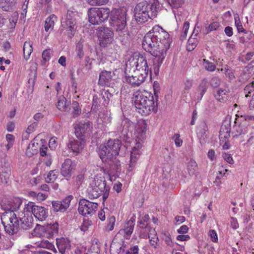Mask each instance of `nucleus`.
Instances as JSON below:
<instances>
[{"label":"nucleus","instance_id":"f704fd0d","mask_svg":"<svg viewBox=\"0 0 254 254\" xmlns=\"http://www.w3.org/2000/svg\"><path fill=\"white\" fill-rule=\"evenodd\" d=\"M57 18L54 14L50 15L45 20V30L48 32L49 30H52L54 28L55 21H57Z\"/></svg>","mask_w":254,"mask_h":254},{"label":"nucleus","instance_id":"864d4df0","mask_svg":"<svg viewBox=\"0 0 254 254\" xmlns=\"http://www.w3.org/2000/svg\"><path fill=\"white\" fill-rule=\"evenodd\" d=\"M235 24L237 28V30L239 33L242 32L246 33V31L243 28L242 23L240 20L239 16H235Z\"/></svg>","mask_w":254,"mask_h":254},{"label":"nucleus","instance_id":"7c9ffc66","mask_svg":"<svg viewBox=\"0 0 254 254\" xmlns=\"http://www.w3.org/2000/svg\"><path fill=\"white\" fill-rule=\"evenodd\" d=\"M11 174L9 167L4 165L0 169V178L3 183H7Z\"/></svg>","mask_w":254,"mask_h":254},{"label":"nucleus","instance_id":"72a5a7b5","mask_svg":"<svg viewBox=\"0 0 254 254\" xmlns=\"http://www.w3.org/2000/svg\"><path fill=\"white\" fill-rule=\"evenodd\" d=\"M57 106L59 110L63 112L68 111L69 109V105L67 104V100L63 96L59 98Z\"/></svg>","mask_w":254,"mask_h":254},{"label":"nucleus","instance_id":"20e7f679","mask_svg":"<svg viewBox=\"0 0 254 254\" xmlns=\"http://www.w3.org/2000/svg\"><path fill=\"white\" fill-rule=\"evenodd\" d=\"M91 184L92 186L88 190L89 197L96 198L102 195L103 200H106L109 194L110 188L106 186L104 177L102 174H97Z\"/></svg>","mask_w":254,"mask_h":254},{"label":"nucleus","instance_id":"4d7b16f0","mask_svg":"<svg viewBox=\"0 0 254 254\" xmlns=\"http://www.w3.org/2000/svg\"><path fill=\"white\" fill-rule=\"evenodd\" d=\"M220 27L219 22L214 21L211 23L209 26L206 28L205 31L207 34L209 33L212 31L216 30Z\"/></svg>","mask_w":254,"mask_h":254},{"label":"nucleus","instance_id":"c9c22d12","mask_svg":"<svg viewBox=\"0 0 254 254\" xmlns=\"http://www.w3.org/2000/svg\"><path fill=\"white\" fill-rule=\"evenodd\" d=\"M75 53L76 57L75 59L76 60H81L84 56V53L83 51V42L80 40L76 45L75 47Z\"/></svg>","mask_w":254,"mask_h":254},{"label":"nucleus","instance_id":"7ed1b4c3","mask_svg":"<svg viewBox=\"0 0 254 254\" xmlns=\"http://www.w3.org/2000/svg\"><path fill=\"white\" fill-rule=\"evenodd\" d=\"M157 4L154 2L151 4L146 2H141L137 4L134 9V15L136 21L140 23H144L149 19L156 17Z\"/></svg>","mask_w":254,"mask_h":254},{"label":"nucleus","instance_id":"6e6552de","mask_svg":"<svg viewBox=\"0 0 254 254\" xmlns=\"http://www.w3.org/2000/svg\"><path fill=\"white\" fill-rule=\"evenodd\" d=\"M110 12V9L107 7L90 8L88 10V21L93 25H99L108 19Z\"/></svg>","mask_w":254,"mask_h":254},{"label":"nucleus","instance_id":"c03bdc74","mask_svg":"<svg viewBox=\"0 0 254 254\" xmlns=\"http://www.w3.org/2000/svg\"><path fill=\"white\" fill-rule=\"evenodd\" d=\"M46 231H48L50 235H54L58 232L59 224L58 223L50 224L45 227Z\"/></svg>","mask_w":254,"mask_h":254},{"label":"nucleus","instance_id":"b1692460","mask_svg":"<svg viewBox=\"0 0 254 254\" xmlns=\"http://www.w3.org/2000/svg\"><path fill=\"white\" fill-rule=\"evenodd\" d=\"M113 75L111 71L103 70L100 73L98 83L102 86L109 87L112 81Z\"/></svg>","mask_w":254,"mask_h":254},{"label":"nucleus","instance_id":"c756f323","mask_svg":"<svg viewBox=\"0 0 254 254\" xmlns=\"http://www.w3.org/2000/svg\"><path fill=\"white\" fill-rule=\"evenodd\" d=\"M120 238V237H119V235H117V234L114 237L110 246V252L111 254L114 252L116 253L117 254H119L120 253L122 246V243L124 242L122 241L121 243H119L118 242V239Z\"/></svg>","mask_w":254,"mask_h":254},{"label":"nucleus","instance_id":"49530a36","mask_svg":"<svg viewBox=\"0 0 254 254\" xmlns=\"http://www.w3.org/2000/svg\"><path fill=\"white\" fill-rule=\"evenodd\" d=\"M116 222V218L114 216H110L107 219V224L106 226V230L107 231H111L114 228Z\"/></svg>","mask_w":254,"mask_h":254},{"label":"nucleus","instance_id":"9b49d317","mask_svg":"<svg viewBox=\"0 0 254 254\" xmlns=\"http://www.w3.org/2000/svg\"><path fill=\"white\" fill-rule=\"evenodd\" d=\"M126 72L125 82L130 84L133 87H138L145 80L147 77L145 72L141 71L142 73L137 71L128 70V73Z\"/></svg>","mask_w":254,"mask_h":254},{"label":"nucleus","instance_id":"de8ad7c7","mask_svg":"<svg viewBox=\"0 0 254 254\" xmlns=\"http://www.w3.org/2000/svg\"><path fill=\"white\" fill-rule=\"evenodd\" d=\"M203 65L205 69L208 71H213L216 68V65L214 63L206 59L203 60Z\"/></svg>","mask_w":254,"mask_h":254},{"label":"nucleus","instance_id":"603ef678","mask_svg":"<svg viewBox=\"0 0 254 254\" xmlns=\"http://www.w3.org/2000/svg\"><path fill=\"white\" fill-rule=\"evenodd\" d=\"M168 3L173 8H178L184 4L185 0H167Z\"/></svg>","mask_w":254,"mask_h":254},{"label":"nucleus","instance_id":"dca6fc26","mask_svg":"<svg viewBox=\"0 0 254 254\" xmlns=\"http://www.w3.org/2000/svg\"><path fill=\"white\" fill-rule=\"evenodd\" d=\"M99 38L100 45L107 47L113 41L114 33L108 28H103L99 33Z\"/></svg>","mask_w":254,"mask_h":254},{"label":"nucleus","instance_id":"c85d7f7f","mask_svg":"<svg viewBox=\"0 0 254 254\" xmlns=\"http://www.w3.org/2000/svg\"><path fill=\"white\" fill-rule=\"evenodd\" d=\"M38 139L37 137H35L29 143L26 150V154L29 157H32L37 152V149L39 147Z\"/></svg>","mask_w":254,"mask_h":254},{"label":"nucleus","instance_id":"412c9836","mask_svg":"<svg viewBox=\"0 0 254 254\" xmlns=\"http://www.w3.org/2000/svg\"><path fill=\"white\" fill-rule=\"evenodd\" d=\"M76 164L75 162L72 161L70 159H66L62 164L61 168V174L64 177L69 178L71 172L75 168Z\"/></svg>","mask_w":254,"mask_h":254},{"label":"nucleus","instance_id":"1a4fd4ad","mask_svg":"<svg viewBox=\"0 0 254 254\" xmlns=\"http://www.w3.org/2000/svg\"><path fill=\"white\" fill-rule=\"evenodd\" d=\"M24 212L32 213L36 218L39 221L45 220L48 216V210L44 207L36 205L34 202L29 201L25 204Z\"/></svg>","mask_w":254,"mask_h":254},{"label":"nucleus","instance_id":"0eeeda50","mask_svg":"<svg viewBox=\"0 0 254 254\" xmlns=\"http://www.w3.org/2000/svg\"><path fill=\"white\" fill-rule=\"evenodd\" d=\"M132 71H137L142 73L141 71L145 72L146 76H148L149 68L146 58L143 55L135 54L131 57L127 63L126 71L129 69Z\"/></svg>","mask_w":254,"mask_h":254},{"label":"nucleus","instance_id":"052dcab7","mask_svg":"<svg viewBox=\"0 0 254 254\" xmlns=\"http://www.w3.org/2000/svg\"><path fill=\"white\" fill-rule=\"evenodd\" d=\"M73 111L72 112V116L76 117L81 113V109L79 108V106L78 102L75 101L73 102Z\"/></svg>","mask_w":254,"mask_h":254},{"label":"nucleus","instance_id":"f03ea898","mask_svg":"<svg viewBox=\"0 0 254 254\" xmlns=\"http://www.w3.org/2000/svg\"><path fill=\"white\" fill-rule=\"evenodd\" d=\"M134 104L138 112L147 116L158 111V99L146 90L138 91L134 95Z\"/></svg>","mask_w":254,"mask_h":254},{"label":"nucleus","instance_id":"6ab92c4d","mask_svg":"<svg viewBox=\"0 0 254 254\" xmlns=\"http://www.w3.org/2000/svg\"><path fill=\"white\" fill-rule=\"evenodd\" d=\"M73 198L71 195L65 197L62 201L52 202V206L54 210L56 212H64L69 206L70 202Z\"/></svg>","mask_w":254,"mask_h":254},{"label":"nucleus","instance_id":"4468645a","mask_svg":"<svg viewBox=\"0 0 254 254\" xmlns=\"http://www.w3.org/2000/svg\"><path fill=\"white\" fill-rule=\"evenodd\" d=\"M147 125L144 120H140L137 121L133 133V139L135 141L144 142L146 138V132Z\"/></svg>","mask_w":254,"mask_h":254},{"label":"nucleus","instance_id":"aec40b11","mask_svg":"<svg viewBox=\"0 0 254 254\" xmlns=\"http://www.w3.org/2000/svg\"><path fill=\"white\" fill-rule=\"evenodd\" d=\"M92 129V124L89 121L79 123L75 127V134L77 138H80L86 133H89Z\"/></svg>","mask_w":254,"mask_h":254},{"label":"nucleus","instance_id":"3c124183","mask_svg":"<svg viewBox=\"0 0 254 254\" xmlns=\"http://www.w3.org/2000/svg\"><path fill=\"white\" fill-rule=\"evenodd\" d=\"M184 90L183 91V95L184 96H186L189 93L190 90L191 89L192 86V82L191 80L187 79L184 81Z\"/></svg>","mask_w":254,"mask_h":254},{"label":"nucleus","instance_id":"f257e3e1","mask_svg":"<svg viewBox=\"0 0 254 254\" xmlns=\"http://www.w3.org/2000/svg\"><path fill=\"white\" fill-rule=\"evenodd\" d=\"M170 45L168 33L157 25L145 34L142 42L143 48L155 57L158 66L162 64Z\"/></svg>","mask_w":254,"mask_h":254},{"label":"nucleus","instance_id":"6e6d98bb","mask_svg":"<svg viewBox=\"0 0 254 254\" xmlns=\"http://www.w3.org/2000/svg\"><path fill=\"white\" fill-rule=\"evenodd\" d=\"M197 45V40L195 39L190 38L188 41L187 49L189 51L193 50Z\"/></svg>","mask_w":254,"mask_h":254},{"label":"nucleus","instance_id":"13d9d810","mask_svg":"<svg viewBox=\"0 0 254 254\" xmlns=\"http://www.w3.org/2000/svg\"><path fill=\"white\" fill-rule=\"evenodd\" d=\"M228 170L226 168L225 166H221L218 168L217 175L216 176V179L220 180L227 172Z\"/></svg>","mask_w":254,"mask_h":254},{"label":"nucleus","instance_id":"bf43d9fd","mask_svg":"<svg viewBox=\"0 0 254 254\" xmlns=\"http://www.w3.org/2000/svg\"><path fill=\"white\" fill-rule=\"evenodd\" d=\"M109 0H87L88 2L92 5H103L108 3Z\"/></svg>","mask_w":254,"mask_h":254},{"label":"nucleus","instance_id":"ddd939ff","mask_svg":"<svg viewBox=\"0 0 254 254\" xmlns=\"http://www.w3.org/2000/svg\"><path fill=\"white\" fill-rule=\"evenodd\" d=\"M120 54V47L117 45H114V48L109 49L108 51L107 60L111 63H114L113 65H111L110 66L115 70L121 65V62L119 60Z\"/></svg>","mask_w":254,"mask_h":254},{"label":"nucleus","instance_id":"e433bc0d","mask_svg":"<svg viewBox=\"0 0 254 254\" xmlns=\"http://www.w3.org/2000/svg\"><path fill=\"white\" fill-rule=\"evenodd\" d=\"M230 136V127H226L225 125H222L219 131V138L220 141L223 139H228Z\"/></svg>","mask_w":254,"mask_h":254},{"label":"nucleus","instance_id":"f8f14e48","mask_svg":"<svg viewBox=\"0 0 254 254\" xmlns=\"http://www.w3.org/2000/svg\"><path fill=\"white\" fill-rule=\"evenodd\" d=\"M98 206L97 203L81 199L78 203V211L79 214L86 216L94 213L96 211Z\"/></svg>","mask_w":254,"mask_h":254},{"label":"nucleus","instance_id":"680f3d73","mask_svg":"<svg viewBox=\"0 0 254 254\" xmlns=\"http://www.w3.org/2000/svg\"><path fill=\"white\" fill-rule=\"evenodd\" d=\"M173 139L174 140L175 145L177 147H181L183 144V140L180 138V135L179 133H175Z\"/></svg>","mask_w":254,"mask_h":254},{"label":"nucleus","instance_id":"37998d69","mask_svg":"<svg viewBox=\"0 0 254 254\" xmlns=\"http://www.w3.org/2000/svg\"><path fill=\"white\" fill-rule=\"evenodd\" d=\"M245 96L247 98L251 96V94L253 93V97H254V81L248 84L244 90Z\"/></svg>","mask_w":254,"mask_h":254},{"label":"nucleus","instance_id":"2eb2a0df","mask_svg":"<svg viewBox=\"0 0 254 254\" xmlns=\"http://www.w3.org/2000/svg\"><path fill=\"white\" fill-rule=\"evenodd\" d=\"M135 145L132 147L130 153V163L128 171H131L135 167L136 163L142 153L141 149L144 142L135 141Z\"/></svg>","mask_w":254,"mask_h":254},{"label":"nucleus","instance_id":"2f4dec72","mask_svg":"<svg viewBox=\"0 0 254 254\" xmlns=\"http://www.w3.org/2000/svg\"><path fill=\"white\" fill-rule=\"evenodd\" d=\"M149 244L153 248H156L159 242V239L156 231L154 229H149Z\"/></svg>","mask_w":254,"mask_h":254},{"label":"nucleus","instance_id":"0e129e2a","mask_svg":"<svg viewBox=\"0 0 254 254\" xmlns=\"http://www.w3.org/2000/svg\"><path fill=\"white\" fill-rule=\"evenodd\" d=\"M6 139L8 142V144H7V148L8 149L11 147L13 144L14 137L12 134H7L6 135Z\"/></svg>","mask_w":254,"mask_h":254},{"label":"nucleus","instance_id":"a18cd8bd","mask_svg":"<svg viewBox=\"0 0 254 254\" xmlns=\"http://www.w3.org/2000/svg\"><path fill=\"white\" fill-rule=\"evenodd\" d=\"M14 5V2L11 0H1L0 5L4 11H9Z\"/></svg>","mask_w":254,"mask_h":254},{"label":"nucleus","instance_id":"69168bd1","mask_svg":"<svg viewBox=\"0 0 254 254\" xmlns=\"http://www.w3.org/2000/svg\"><path fill=\"white\" fill-rule=\"evenodd\" d=\"M49 146L51 149H55L58 146L57 138L54 136L51 137L49 141Z\"/></svg>","mask_w":254,"mask_h":254},{"label":"nucleus","instance_id":"ea45409f","mask_svg":"<svg viewBox=\"0 0 254 254\" xmlns=\"http://www.w3.org/2000/svg\"><path fill=\"white\" fill-rule=\"evenodd\" d=\"M59 171L58 170H52L49 172L45 178V181L48 183H54L58 178Z\"/></svg>","mask_w":254,"mask_h":254},{"label":"nucleus","instance_id":"a211bd4d","mask_svg":"<svg viewBox=\"0 0 254 254\" xmlns=\"http://www.w3.org/2000/svg\"><path fill=\"white\" fill-rule=\"evenodd\" d=\"M97 152L100 159L103 162H109L116 157L105 144L99 145Z\"/></svg>","mask_w":254,"mask_h":254},{"label":"nucleus","instance_id":"e2e57ef3","mask_svg":"<svg viewBox=\"0 0 254 254\" xmlns=\"http://www.w3.org/2000/svg\"><path fill=\"white\" fill-rule=\"evenodd\" d=\"M92 222L89 220H84L82 225L80 226V229L83 232H85L88 230L89 226L91 225Z\"/></svg>","mask_w":254,"mask_h":254},{"label":"nucleus","instance_id":"9d476101","mask_svg":"<svg viewBox=\"0 0 254 254\" xmlns=\"http://www.w3.org/2000/svg\"><path fill=\"white\" fill-rule=\"evenodd\" d=\"M76 15L74 12L67 10L64 17L62 18V26L67 29L68 36L70 38L73 36L76 29L75 18Z\"/></svg>","mask_w":254,"mask_h":254},{"label":"nucleus","instance_id":"a878e982","mask_svg":"<svg viewBox=\"0 0 254 254\" xmlns=\"http://www.w3.org/2000/svg\"><path fill=\"white\" fill-rule=\"evenodd\" d=\"M107 104V101L104 96L101 95L98 97L97 95H94L93 97L91 110L96 112L99 108L105 106Z\"/></svg>","mask_w":254,"mask_h":254},{"label":"nucleus","instance_id":"423d86ee","mask_svg":"<svg viewBox=\"0 0 254 254\" xmlns=\"http://www.w3.org/2000/svg\"><path fill=\"white\" fill-rule=\"evenodd\" d=\"M0 218L6 233L13 235L17 233L19 223L15 212L12 211H5L0 216Z\"/></svg>","mask_w":254,"mask_h":254},{"label":"nucleus","instance_id":"cd10ccee","mask_svg":"<svg viewBox=\"0 0 254 254\" xmlns=\"http://www.w3.org/2000/svg\"><path fill=\"white\" fill-rule=\"evenodd\" d=\"M22 203V200L19 197H14L7 201L6 211H12L13 212L18 210Z\"/></svg>","mask_w":254,"mask_h":254},{"label":"nucleus","instance_id":"393cba45","mask_svg":"<svg viewBox=\"0 0 254 254\" xmlns=\"http://www.w3.org/2000/svg\"><path fill=\"white\" fill-rule=\"evenodd\" d=\"M236 117L235 119L234 125L233 127L232 133L234 134V136H239L242 134H244L247 132V127L245 125L239 124V120L237 117H238L237 115L235 116Z\"/></svg>","mask_w":254,"mask_h":254},{"label":"nucleus","instance_id":"a19ab883","mask_svg":"<svg viewBox=\"0 0 254 254\" xmlns=\"http://www.w3.org/2000/svg\"><path fill=\"white\" fill-rule=\"evenodd\" d=\"M208 87V81L206 79L204 78L201 80L198 86V91L200 94V100L201 99L203 95L207 90Z\"/></svg>","mask_w":254,"mask_h":254},{"label":"nucleus","instance_id":"8fccbe9b","mask_svg":"<svg viewBox=\"0 0 254 254\" xmlns=\"http://www.w3.org/2000/svg\"><path fill=\"white\" fill-rule=\"evenodd\" d=\"M187 167L189 174H193L197 168V164L194 160L191 159L188 162Z\"/></svg>","mask_w":254,"mask_h":254},{"label":"nucleus","instance_id":"bb28decb","mask_svg":"<svg viewBox=\"0 0 254 254\" xmlns=\"http://www.w3.org/2000/svg\"><path fill=\"white\" fill-rule=\"evenodd\" d=\"M121 142L118 139H109L107 143V146L114 155L117 156L120 150Z\"/></svg>","mask_w":254,"mask_h":254},{"label":"nucleus","instance_id":"79ce46f5","mask_svg":"<svg viewBox=\"0 0 254 254\" xmlns=\"http://www.w3.org/2000/svg\"><path fill=\"white\" fill-rule=\"evenodd\" d=\"M45 231H46L45 227L40 225H37L33 230L32 234L37 237H41L44 236Z\"/></svg>","mask_w":254,"mask_h":254},{"label":"nucleus","instance_id":"338daca9","mask_svg":"<svg viewBox=\"0 0 254 254\" xmlns=\"http://www.w3.org/2000/svg\"><path fill=\"white\" fill-rule=\"evenodd\" d=\"M189 27H190L189 22L185 21L183 25V34L181 36L182 37L184 38H186Z\"/></svg>","mask_w":254,"mask_h":254},{"label":"nucleus","instance_id":"f3484780","mask_svg":"<svg viewBox=\"0 0 254 254\" xmlns=\"http://www.w3.org/2000/svg\"><path fill=\"white\" fill-rule=\"evenodd\" d=\"M135 223V217L132 216L126 223L124 228L121 229L117 235L121 237L122 235L124 234V237L127 239H129L133 231Z\"/></svg>","mask_w":254,"mask_h":254},{"label":"nucleus","instance_id":"5fc2aeb1","mask_svg":"<svg viewBox=\"0 0 254 254\" xmlns=\"http://www.w3.org/2000/svg\"><path fill=\"white\" fill-rule=\"evenodd\" d=\"M149 229L150 227L142 226L139 232V237L143 239H147L149 236Z\"/></svg>","mask_w":254,"mask_h":254},{"label":"nucleus","instance_id":"4c0bfd02","mask_svg":"<svg viewBox=\"0 0 254 254\" xmlns=\"http://www.w3.org/2000/svg\"><path fill=\"white\" fill-rule=\"evenodd\" d=\"M36 247L48 250H53L54 248V245L47 240H42L35 243Z\"/></svg>","mask_w":254,"mask_h":254},{"label":"nucleus","instance_id":"58836bf2","mask_svg":"<svg viewBox=\"0 0 254 254\" xmlns=\"http://www.w3.org/2000/svg\"><path fill=\"white\" fill-rule=\"evenodd\" d=\"M215 98L221 102L226 101L228 98L227 91L226 89H219L215 94Z\"/></svg>","mask_w":254,"mask_h":254},{"label":"nucleus","instance_id":"473e14b6","mask_svg":"<svg viewBox=\"0 0 254 254\" xmlns=\"http://www.w3.org/2000/svg\"><path fill=\"white\" fill-rule=\"evenodd\" d=\"M32 42L30 41H26L23 45V57L26 60H28L33 52Z\"/></svg>","mask_w":254,"mask_h":254},{"label":"nucleus","instance_id":"4be33fe9","mask_svg":"<svg viewBox=\"0 0 254 254\" xmlns=\"http://www.w3.org/2000/svg\"><path fill=\"white\" fill-rule=\"evenodd\" d=\"M58 250L62 254L68 253L70 250V241L67 238H61L56 239Z\"/></svg>","mask_w":254,"mask_h":254},{"label":"nucleus","instance_id":"09e8293b","mask_svg":"<svg viewBox=\"0 0 254 254\" xmlns=\"http://www.w3.org/2000/svg\"><path fill=\"white\" fill-rule=\"evenodd\" d=\"M52 51L50 49H45L43 51L42 57L43 59V62H44V64H45L47 62L50 61L52 57Z\"/></svg>","mask_w":254,"mask_h":254},{"label":"nucleus","instance_id":"774afa93","mask_svg":"<svg viewBox=\"0 0 254 254\" xmlns=\"http://www.w3.org/2000/svg\"><path fill=\"white\" fill-rule=\"evenodd\" d=\"M212 242L216 243L218 242V236L216 231L214 230H210L208 234Z\"/></svg>","mask_w":254,"mask_h":254},{"label":"nucleus","instance_id":"5701e85b","mask_svg":"<svg viewBox=\"0 0 254 254\" xmlns=\"http://www.w3.org/2000/svg\"><path fill=\"white\" fill-rule=\"evenodd\" d=\"M78 138V139H70L67 143L68 148L76 153H78L82 151L84 143L83 139Z\"/></svg>","mask_w":254,"mask_h":254},{"label":"nucleus","instance_id":"39448f33","mask_svg":"<svg viewBox=\"0 0 254 254\" xmlns=\"http://www.w3.org/2000/svg\"><path fill=\"white\" fill-rule=\"evenodd\" d=\"M127 8L124 6L110 10V23L117 31H122L127 25Z\"/></svg>","mask_w":254,"mask_h":254}]
</instances>
